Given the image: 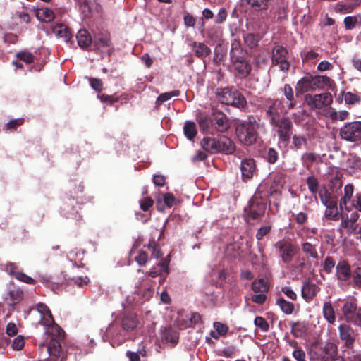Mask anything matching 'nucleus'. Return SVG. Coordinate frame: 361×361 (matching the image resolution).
I'll return each instance as SVG.
<instances>
[{
	"mask_svg": "<svg viewBox=\"0 0 361 361\" xmlns=\"http://www.w3.org/2000/svg\"><path fill=\"white\" fill-rule=\"evenodd\" d=\"M341 218H342L341 227L345 229L348 234H351L357 229V224L350 221L348 216H344L342 214Z\"/></svg>",
	"mask_w": 361,
	"mask_h": 361,
	"instance_id": "a19ab883",
	"label": "nucleus"
},
{
	"mask_svg": "<svg viewBox=\"0 0 361 361\" xmlns=\"http://www.w3.org/2000/svg\"><path fill=\"white\" fill-rule=\"evenodd\" d=\"M313 76L310 75H305L301 78L295 86L296 94H302L310 90L313 91Z\"/></svg>",
	"mask_w": 361,
	"mask_h": 361,
	"instance_id": "aec40b11",
	"label": "nucleus"
},
{
	"mask_svg": "<svg viewBox=\"0 0 361 361\" xmlns=\"http://www.w3.org/2000/svg\"><path fill=\"white\" fill-rule=\"evenodd\" d=\"M231 60L235 71L240 78H245L249 75L251 67L249 63L243 59V57H238L236 59H231Z\"/></svg>",
	"mask_w": 361,
	"mask_h": 361,
	"instance_id": "4468645a",
	"label": "nucleus"
},
{
	"mask_svg": "<svg viewBox=\"0 0 361 361\" xmlns=\"http://www.w3.org/2000/svg\"><path fill=\"white\" fill-rule=\"evenodd\" d=\"M339 336L341 340L345 341L347 345L350 347L354 340L353 331L346 324H341L339 326Z\"/></svg>",
	"mask_w": 361,
	"mask_h": 361,
	"instance_id": "412c9836",
	"label": "nucleus"
},
{
	"mask_svg": "<svg viewBox=\"0 0 361 361\" xmlns=\"http://www.w3.org/2000/svg\"><path fill=\"white\" fill-rule=\"evenodd\" d=\"M121 323L125 331H133L138 324L137 315L134 313H127L123 317Z\"/></svg>",
	"mask_w": 361,
	"mask_h": 361,
	"instance_id": "5701e85b",
	"label": "nucleus"
},
{
	"mask_svg": "<svg viewBox=\"0 0 361 361\" xmlns=\"http://www.w3.org/2000/svg\"><path fill=\"white\" fill-rule=\"evenodd\" d=\"M198 124L200 126V130L202 133H213L212 130V126L213 125V121L207 116H202L198 119Z\"/></svg>",
	"mask_w": 361,
	"mask_h": 361,
	"instance_id": "f704fd0d",
	"label": "nucleus"
},
{
	"mask_svg": "<svg viewBox=\"0 0 361 361\" xmlns=\"http://www.w3.org/2000/svg\"><path fill=\"white\" fill-rule=\"evenodd\" d=\"M279 257L286 265L290 264L298 252L297 247L288 240H279L274 245Z\"/></svg>",
	"mask_w": 361,
	"mask_h": 361,
	"instance_id": "39448f33",
	"label": "nucleus"
},
{
	"mask_svg": "<svg viewBox=\"0 0 361 361\" xmlns=\"http://www.w3.org/2000/svg\"><path fill=\"white\" fill-rule=\"evenodd\" d=\"M36 17L39 21L49 23L54 19V13L48 8H39L36 11Z\"/></svg>",
	"mask_w": 361,
	"mask_h": 361,
	"instance_id": "c85d7f7f",
	"label": "nucleus"
},
{
	"mask_svg": "<svg viewBox=\"0 0 361 361\" xmlns=\"http://www.w3.org/2000/svg\"><path fill=\"white\" fill-rule=\"evenodd\" d=\"M319 290V288L315 284L307 280L304 282L302 288V296L307 300H312Z\"/></svg>",
	"mask_w": 361,
	"mask_h": 361,
	"instance_id": "a211bd4d",
	"label": "nucleus"
},
{
	"mask_svg": "<svg viewBox=\"0 0 361 361\" xmlns=\"http://www.w3.org/2000/svg\"><path fill=\"white\" fill-rule=\"evenodd\" d=\"M201 147L207 152L209 153H217L219 151V138H212V137H204L201 142Z\"/></svg>",
	"mask_w": 361,
	"mask_h": 361,
	"instance_id": "393cba45",
	"label": "nucleus"
},
{
	"mask_svg": "<svg viewBox=\"0 0 361 361\" xmlns=\"http://www.w3.org/2000/svg\"><path fill=\"white\" fill-rule=\"evenodd\" d=\"M288 52L282 46H275L272 50L271 63L273 66H279V70L287 73L290 68Z\"/></svg>",
	"mask_w": 361,
	"mask_h": 361,
	"instance_id": "6e6552de",
	"label": "nucleus"
},
{
	"mask_svg": "<svg viewBox=\"0 0 361 361\" xmlns=\"http://www.w3.org/2000/svg\"><path fill=\"white\" fill-rule=\"evenodd\" d=\"M261 125L253 116H249L246 120L242 121L236 126L235 132L239 141L245 145L255 143L258 137L257 130Z\"/></svg>",
	"mask_w": 361,
	"mask_h": 361,
	"instance_id": "f03ea898",
	"label": "nucleus"
},
{
	"mask_svg": "<svg viewBox=\"0 0 361 361\" xmlns=\"http://www.w3.org/2000/svg\"><path fill=\"white\" fill-rule=\"evenodd\" d=\"M162 338L166 342L175 345L178 341V334L176 331L171 329H166L162 334Z\"/></svg>",
	"mask_w": 361,
	"mask_h": 361,
	"instance_id": "c9c22d12",
	"label": "nucleus"
},
{
	"mask_svg": "<svg viewBox=\"0 0 361 361\" xmlns=\"http://www.w3.org/2000/svg\"><path fill=\"white\" fill-rule=\"evenodd\" d=\"M342 166L349 173H355L361 168V159L355 154L350 153L343 160Z\"/></svg>",
	"mask_w": 361,
	"mask_h": 361,
	"instance_id": "9b49d317",
	"label": "nucleus"
},
{
	"mask_svg": "<svg viewBox=\"0 0 361 361\" xmlns=\"http://www.w3.org/2000/svg\"><path fill=\"white\" fill-rule=\"evenodd\" d=\"M343 99L347 104H355L360 103L361 97L360 95L348 92L343 93Z\"/></svg>",
	"mask_w": 361,
	"mask_h": 361,
	"instance_id": "37998d69",
	"label": "nucleus"
},
{
	"mask_svg": "<svg viewBox=\"0 0 361 361\" xmlns=\"http://www.w3.org/2000/svg\"><path fill=\"white\" fill-rule=\"evenodd\" d=\"M267 300V295L265 293H256L251 297V300L257 304L262 305Z\"/></svg>",
	"mask_w": 361,
	"mask_h": 361,
	"instance_id": "864d4df0",
	"label": "nucleus"
},
{
	"mask_svg": "<svg viewBox=\"0 0 361 361\" xmlns=\"http://www.w3.org/2000/svg\"><path fill=\"white\" fill-rule=\"evenodd\" d=\"M307 144V140L304 136L293 135V145L297 149H301L303 145Z\"/></svg>",
	"mask_w": 361,
	"mask_h": 361,
	"instance_id": "8fccbe9b",
	"label": "nucleus"
},
{
	"mask_svg": "<svg viewBox=\"0 0 361 361\" xmlns=\"http://www.w3.org/2000/svg\"><path fill=\"white\" fill-rule=\"evenodd\" d=\"M212 116L217 131L225 132L228 129L229 123L226 114L222 112H214Z\"/></svg>",
	"mask_w": 361,
	"mask_h": 361,
	"instance_id": "6ab92c4d",
	"label": "nucleus"
},
{
	"mask_svg": "<svg viewBox=\"0 0 361 361\" xmlns=\"http://www.w3.org/2000/svg\"><path fill=\"white\" fill-rule=\"evenodd\" d=\"M15 278L18 281H23L27 284H32L35 281L34 279H32L31 277L22 272H16L15 274Z\"/></svg>",
	"mask_w": 361,
	"mask_h": 361,
	"instance_id": "6e6d98bb",
	"label": "nucleus"
},
{
	"mask_svg": "<svg viewBox=\"0 0 361 361\" xmlns=\"http://www.w3.org/2000/svg\"><path fill=\"white\" fill-rule=\"evenodd\" d=\"M219 152L232 154L235 149L234 142L228 137L221 136L219 138Z\"/></svg>",
	"mask_w": 361,
	"mask_h": 361,
	"instance_id": "b1692460",
	"label": "nucleus"
},
{
	"mask_svg": "<svg viewBox=\"0 0 361 361\" xmlns=\"http://www.w3.org/2000/svg\"><path fill=\"white\" fill-rule=\"evenodd\" d=\"M245 209L250 218L257 219L264 214L266 209V202L261 197L255 194Z\"/></svg>",
	"mask_w": 361,
	"mask_h": 361,
	"instance_id": "1a4fd4ad",
	"label": "nucleus"
},
{
	"mask_svg": "<svg viewBox=\"0 0 361 361\" xmlns=\"http://www.w3.org/2000/svg\"><path fill=\"white\" fill-rule=\"evenodd\" d=\"M359 309L360 308H357V302L355 299L345 301L342 307V312L345 320L348 322L353 320Z\"/></svg>",
	"mask_w": 361,
	"mask_h": 361,
	"instance_id": "ddd939ff",
	"label": "nucleus"
},
{
	"mask_svg": "<svg viewBox=\"0 0 361 361\" xmlns=\"http://www.w3.org/2000/svg\"><path fill=\"white\" fill-rule=\"evenodd\" d=\"M283 93L288 100V102L286 103L288 105L289 109H293L295 106V102L292 87L288 84H286L283 87Z\"/></svg>",
	"mask_w": 361,
	"mask_h": 361,
	"instance_id": "2f4dec72",
	"label": "nucleus"
},
{
	"mask_svg": "<svg viewBox=\"0 0 361 361\" xmlns=\"http://www.w3.org/2000/svg\"><path fill=\"white\" fill-rule=\"evenodd\" d=\"M271 125L277 128L279 140L282 142L289 140L292 134L293 123L288 117L276 119L274 116L270 118Z\"/></svg>",
	"mask_w": 361,
	"mask_h": 361,
	"instance_id": "0eeeda50",
	"label": "nucleus"
},
{
	"mask_svg": "<svg viewBox=\"0 0 361 361\" xmlns=\"http://www.w3.org/2000/svg\"><path fill=\"white\" fill-rule=\"evenodd\" d=\"M317 355L321 361H334L337 355V348L332 343H326L319 348Z\"/></svg>",
	"mask_w": 361,
	"mask_h": 361,
	"instance_id": "9d476101",
	"label": "nucleus"
},
{
	"mask_svg": "<svg viewBox=\"0 0 361 361\" xmlns=\"http://www.w3.org/2000/svg\"><path fill=\"white\" fill-rule=\"evenodd\" d=\"M78 44L82 49H87L92 42L90 33L86 30H80L76 35Z\"/></svg>",
	"mask_w": 361,
	"mask_h": 361,
	"instance_id": "a878e982",
	"label": "nucleus"
},
{
	"mask_svg": "<svg viewBox=\"0 0 361 361\" xmlns=\"http://www.w3.org/2000/svg\"><path fill=\"white\" fill-rule=\"evenodd\" d=\"M336 276L339 281H347L352 275L350 266L345 260L339 261L336 265Z\"/></svg>",
	"mask_w": 361,
	"mask_h": 361,
	"instance_id": "dca6fc26",
	"label": "nucleus"
},
{
	"mask_svg": "<svg viewBox=\"0 0 361 361\" xmlns=\"http://www.w3.org/2000/svg\"><path fill=\"white\" fill-rule=\"evenodd\" d=\"M313 90L331 88L334 81L326 75L313 76Z\"/></svg>",
	"mask_w": 361,
	"mask_h": 361,
	"instance_id": "4be33fe9",
	"label": "nucleus"
},
{
	"mask_svg": "<svg viewBox=\"0 0 361 361\" xmlns=\"http://www.w3.org/2000/svg\"><path fill=\"white\" fill-rule=\"evenodd\" d=\"M245 44L250 48L257 47L261 37L259 35L248 33L243 37Z\"/></svg>",
	"mask_w": 361,
	"mask_h": 361,
	"instance_id": "4c0bfd02",
	"label": "nucleus"
},
{
	"mask_svg": "<svg viewBox=\"0 0 361 361\" xmlns=\"http://www.w3.org/2000/svg\"><path fill=\"white\" fill-rule=\"evenodd\" d=\"M183 130L185 135L190 140H192L197 133L195 123L192 121H186L185 123Z\"/></svg>",
	"mask_w": 361,
	"mask_h": 361,
	"instance_id": "72a5a7b5",
	"label": "nucleus"
},
{
	"mask_svg": "<svg viewBox=\"0 0 361 361\" xmlns=\"http://www.w3.org/2000/svg\"><path fill=\"white\" fill-rule=\"evenodd\" d=\"M341 139L348 142L361 141V121H353L345 123L340 130Z\"/></svg>",
	"mask_w": 361,
	"mask_h": 361,
	"instance_id": "423d86ee",
	"label": "nucleus"
},
{
	"mask_svg": "<svg viewBox=\"0 0 361 361\" xmlns=\"http://www.w3.org/2000/svg\"><path fill=\"white\" fill-rule=\"evenodd\" d=\"M290 109L283 99H276L269 106L267 114L272 117L281 114H288Z\"/></svg>",
	"mask_w": 361,
	"mask_h": 361,
	"instance_id": "f8f14e48",
	"label": "nucleus"
},
{
	"mask_svg": "<svg viewBox=\"0 0 361 361\" xmlns=\"http://www.w3.org/2000/svg\"><path fill=\"white\" fill-rule=\"evenodd\" d=\"M319 158L318 154L312 152H307L302 155V164L307 168L309 169L310 164L317 161Z\"/></svg>",
	"mask_w": 361,
	"mask_h": 361,
	"instance_id": "58836bf2",
	"label": "nucleus"
},
{
	"mask_svg": "<svg viewBox=\"0 0 361 361\" xmlns=\"http://www.w3.org/2000/svg\"><path fill=\"white\" fill-rule=\"evenodd\" d=\"M335 267V262L332 257H327L323 264L324 270L329 274L332 271L333 268Z\"/></svg>",
	"mask_w": 361,
	"mask_h": 361,
	"instance_id": "3c124183",
	"label": "nucleus"
},
{
	"mask_svg": "<svg viewBox=\"0 0 361 361\" xmlns=\"http://www.w3.org/2000/svg\"><path fill=\"white\" fill-rule=\"evenodd\" d=\"M190 45L195 56L198 58H204L211 54V49L202 42H193Z\"/></svg>",
	"mask_w": 361,
	"mask_h": 361,
	"instance_id": "bb28decb",
	"label": "nucleus"
},
{
	"mask_svg": "<svg viewBox=\"0 0 361 361\" xmlns=\"http://www.w3.org/2000/svg\"><path fill=\"white\" fill-rule=\"evenodd\" d=\"M240 170L243 180L252 178L256 170L255 160L253 159H243L240 164Z\"/></svg>",
	"mask_w": 361,
	"mask_h": 361,
	"instance_id": "2eb2a0df",
	"label": "nucleus"
},
{
	"mask_svg": "<svg viewBox=\"0 0 361 361\" xmlns=\"http://www.w3.org/2000/svg\"><path fill=\"white\" fill-rule=\"evenodd\" d=\"M94 44L102 52L109 53L111 50V40L109 35L99 34L94 37Z\"/></svg>",
	"mask_w": 361,
	"mask_h": 361,
	"instance_id": "f3484780",
	"label": "nucleus"
},
{
	"mask_svg": "<svg viewBox=\"0 0 361 361\" xmlns=\"http://www.w3.org/2000/svg\"><path fill=\"white\" fill-rule=\"evenodd\" d=\"M16 56L26 63H32L34 59L32 54L27 51L19 52L16 54Z\"/></svg>",
	"mask_w": 361,
	"mask_h": 361,
	"instance_id": "603ef678",
	"label": "nucleus"
},
{
	"mask_svg": "<svg viewBox=\"0 0 361 361\" xmlns=\"http://www.w3.org/2000/svg\"><path fill=\"white\" fill-rule=\"evenodd\" d=\"M302 250L306 255L314 259L318 258V253L314 245L310 243H304L302 245Z\"/></svg>",
	"mask_w": 361,
	"mask_h": 361,
	"instance_id": "ea45409f",
	"label": "nucleus"
},
{
	"mask_svg": "<svg viewBox=\"0 0 361 361\" xmlns=\"http://www.w3.org/2000/svg\"><path fill=\"white\" fill-rule=\"evenodd\" d=\"M307 184L309 190L312 192L314 193L317 192L318 182H317V180L314 177H313V176L308 177L307 178Z\"/></svg>",
	"mask_w": 361,
	"mask_h": 361,
	"instance_id": "4d7b16f0",
	"label": "nucleus"
},
{
	"mask_svg": "<svg viewBox=\"0 0 361 361\" xmlns=\"http://www.w3.org/2000/svg\"><path fill=\"white\" fill-rule=\"evenodd\" d=\"M216 98L219 102L231 105L238 109H243L247 104L246 99L238 90H232L229 87L217 90Z\"/></svg>",
	"mask_w": 361,
	"mask_h": 361,
	"instance_id": "7ed1b4c3",
	"label": "nucleus"
},
{
	"mask_svg": "<svg viewBox=\"0 0 361 361\" xmlns=\"http://www.w3.org/2000/svg\"><path fill=\"white\" fill-rule=\"evenodd\" d=\"M254 324L264 332H267L269 329V325L268 322L262 317H256L254 321Z\"/></svg>",
	"mask_w": 361,
	"mask_h": 361,
	"instance_id": "09e8293b",
	"label": "nucleus"
},
{
	"mask_svg": "<svg viewBox=\"0 0 361 361\" xmlns=\"http://www.w3.org/2000/svg\"><path fill=\"white\" fill-rule=\"evenodd\" d=\"M351 198L349 197L343 196L340 200L339 207L341 212L343 211H350L351 208L348 206V204L350 202Z\"/></svg>",
	"mask_w": 361,
	"mask_h": 361,
	"instance_id": "13d9d810",
	"label": "nucleus"
},
{
	"mask_svg": "<svg viewBox=\"0 0 361 361\" xmlns=\"http://www.w3.org/2000/svg\"><path fill=\"white\" fill-rule=\"evenodd\" d=\"M293 357L297 361H306L305 360V353L300 348H296L293 352Z\"/></svg>",
	"mask_w": 361,
	"mask_h": 361,
	"instance_id": "774afa93",
	"label": "nucleus"
},
{
	"mask_svg": "<svg viewBox=\"0 0 361 361\" xmlns=\"http://www.w3.org/2000/svg\"><path fill=\"white\" fill-rule=\"evenodd\" d=\"M324 216L328 219L338 221L342 216V213L338 209L326 208L324 212Z\"/></svg>",
	"mask_w": 361,
	"mask_h": 361,
	"instance_id": "a18cd8bd",
	"label": "nucleus"
},
{
	"mask_svg": "<svg viewBox=\"0 0 361 361\" xmlns=\"http://www.w3.org/2000/svg\"><path fill=\"white\" fill-rule=\"evenodd\" d=\"M267 159L269 163L274 164L278 159V152L274 149L269 148Z\"/></svg>",
	"mask_w": 361,
	"mask_h": 361,
	"instance_id": "69168bd1",
	"label": "nucleus"
},
{
	"mask_svg": "<svg viewBox=\"0 0 361 361\" xmlns=\"http://www.w3.org/2000/svg\"><path fill=\"white\" fill-rule=\"evenodd\" d=\"M214 328L220 334V336L226 334L228 331V327L226 324L219 322L214 323Z\"/></svg>",
	"mask_w": 361,
	"mask_h": 361,
	"instance_id": "bf43d9fd",
	"label": "nucleus"
},
{
	"mask_svg": "<svg viewBox=\"0 0 361 361\" xmlns=\"http://www.w3.org/2000/svg\"><path fill=\"white\" fill-rule=\"evenodd\" d=\"M322 312L324 317L329 324H334L336 321L335 312L332 305L330 302H324L323 305Z\"/></svg>",
	"mask_w": 361,
	"mask_h": 361,
	"instance_id": "c756f323",
	"label": "nucleus"
},
{
	"mask_svg": "<svg viewBox=\"0 0 361 361\" xmlns=\"http://www.w3.org/2000/svg\"><path fill=\"white\" fill-rule=\"evenodd\" d=\"M53 32L59 37H63L66 41L71 38V32L68 27L63 24H57L52 28Z\"/></svg>",
	"mask_w": 361,
	"mask_h": 361,
	"instance_id": "7c9ffc66",
	"label": "nucleus"
},
{
	"mask_svg": "<svg viewBox=\"0 0 361 361\" xmlns=\"http://www.w3.org/2000/svg\"><path fill=\"white\" fill-rule=\"evenodd\" d=\"M153 200L150 197H146L143 200L140 201V208L146 212L149 209V208L153 205Z\"/></svg>",
	"mask_w": 361,
	"mask_h": 361,
	"instance_id": "e2e57ef3",
	"label": "nucleus"
},
{
	"mask_svg": "<svg viewBox=\"0 0 361 361\" xmlns=\"http://www.w3.org/2000/svg\"><path fill=\"white\" fill-rule=\"evenodd\" d=\"M319 195L323 204L334 197L326 189L320 190Z\"/></svg>",
	"mask_w": 361,
	"mask_h": 361,
	"instance_id": "338daca9",
	"label": "nucleus"
},
{
	"mask_svg": "<svg viewBox=\"0 0 361 361\" xmlns=\"http://www.w3.org/2000/svg\"><path fill=\"white\" fill-rule=\"evenodd\" d=\"M25 345V338L24 336L19 335L16 337L11 343V348L14 350H20Z\"/></svg>",
	"mask_w": 361,
	"mask_h": 361,
	"instance_id": "de8ad7c7",
	"label": "nucleus"
},
{
	"mask_svg": "<svg viewBox=\"0 0 361 361\" xmlns=\"http://www.w3.org/2000/svg\"><path fill=\"white\" fill-rule=\"evenodd\" d=\"M271 0H247L248 4L255 10H266Z\"/></svg>",
	"mask_w": 361,
	"mask_h": 361,
	"instance_id": "79ce46f5",
	"label": "nucleus"
},
{
	"mask_svg": "<svg viewBox=\"0 0 361 361\" xmlns=\"http://www.w3.org/2000/svg\"><path fill=\"white\" fill-rule=\"evenodd\" d=\"M8 297L9 298H6V300H9L11 303H18L22 298V292L18 289L11 290L8 292Z\"/></svg>",
	"mask_w": 361,
	"mask_h": 361,
	"instance_id": "49530a36",
	"label": "nucleus"
},
{
	"mask_svg": "<svg viewBox=\"0 0 361 361\" xmlns=\"http://www.w3.org/2000/svg\"><path fill=\"white\" fill-rule=\"evenodd\" d=\"M180 92L178 90L162 93L158 97L157 99V104L161 105L164 102L169 100L171 97L178 96Z\"/></svg>",
	"mask_w": 361,
	"mask_h": 361,
	"instance_id": "c03bdc74",
	"label": "nucleus"
},
{
	"mask_svg": "<svg viewBox=\"0 0 361 361\" xmlns=\"http://www.w3.org/2000/svg\"><path fill=\"white\" fill-rule=\"evenodd\" d=\"M305 101L311 109L323 112L333 102V97L329 92L317 94H306Z\"/></svg>",
	"mask_w": 361,
	"mask_h": 361,
	"instance_id": "20e7f679",
	"label": "nucleus"
},
{
	"mask_svg": "<svg viewBox=\"0 0 361 361\" xmlns=\"http://www.w3.org/2000/svg\"><path fill=\"white\" fill-rule=\"evenodd\" d=\"M276 304L279 306L281 311L286 314H290L294 310V305L292 302L286 301L282 298L277 299Z\"/></svg>",
	"mask_w": 361,
	"mask_h": 361,
	"instance_id": "e433bc0d",
	"label": "nucleus"
},
{
	"mask_svg": "<svg viewBox=\"0 0 361 361\" xmlns=\"http://www.w3.org/2000/svg\"><path fill=\"white\" fill-rule=\"evenodd\" d=\"M230 57L231 59H237L238 57H244L243 51L241 48L240 42L239 40H233L231 43L230 51Z\"/></svg>",
	"mask_w": 361,
	"mask_h": 361,
	"instance_id": "473e14b6",
	"label": "nucleus"
},
{
	"mask_svg": "<svg viewBox=\"0 0 361 361\" xmlns=\"http://www.w3.org/2000/svg\"><path fill=\"white\" fill-rule=\"evenodd\" d=\"M323 115L334 121H337L338 112L334 108L330 107V106L323 111Z\"/></svg>",
	"mask_w": 361,
	"mask_h": 361,
	"instance_id": "5fc2aeb1",
	"label": "nucleus"
},
{
	"mask_svg": "<svg viewBox=\"0 0 361 361\" xmlns=\"http://www.w3.org/2000/svg\"><path fill=\"white\" fill-rule=\"evenodd\" d=\"M252 290L255 293H265L269 290V283L267 279L261 278L255 280L252 283Z\"/></svg>",
	"mask_w": 361,
	"mask_h": 361,
	"instance_id": "cd10ccee",
	"label": "nucleus"
},
{
	"mask_svg": "<svg viewBox=\"0 0 361 361\" xmlns=\"http://www.w3.org/2000/svg\"><path fill=\"white\" fill-rule=\"evenodd\" d=\"M37 312L40 315V319L37 324H42L46 327V340L40 346L47 345V351L50 355L61 357V361L66 358L61 350V343L63 339V330L54 323L51 312L49 307L44 303H38L36 307Z\"/></svg>",
	"mask_w": 361,
	"mask_h": 361,
	"instance_id": "f257e3e1",
	"label": "nucleus"
},
{
	"mask_svg": "<svg viewBox=\"0 0 361 361\" xmlns=\"http://www.w3.org/2000/svg\"><path fill=\"white\" fill-rule=\"evenodd\" d=\"M271 228V227L270 226H264L259 228L256 233V238L258 240H262L264 236L270 232Z\"/></svg>",
	"mask_w": 361,
	"mask_h": 361,
	"instance_id": "052dcab7",
	"label": "nucleus"
},
{
	"mask_svg": "<svg viewBox=\"0 0 361 361\" xmlns=\"http://www.w3.org/2000/svg\"><path fill=\"white\" fill-rule=\"evenodd\" d=\"M357 23V19L354 16H347L344 19L345 27L347 30H352Z\"/></svg>",
	"mask_w": 361,
	"mask_h": 361,
	"instance_id": "0e129e2a",
	"label": "nucleus"
},
{
	"mask_svg": "<svg viewBox=\"0 0 361 361\" xmlns=\"http://www.w3.org/2000/svg\"><path fill=\"white\" fill-rule=\"evenodd\" d=\"M353 276L355 286L361 288V267L355 269Z\"/></svg>",
	"mask_w": 361,
	"mask_h": 361,
	"instance_id": "680f3d73",
	"label": "nucleus"
}]
</instances>
